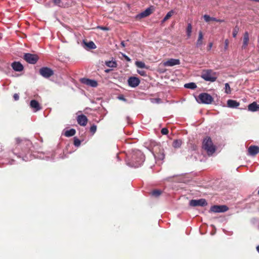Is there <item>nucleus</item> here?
Listing matches in <instances>:
<instances>
[{"label": "nucleus", "mask_w": 259, "mask_h": 259, "mask_svg": "<svg viewBox=\"0 0 259 259\" xmlns=\"http://www.w3.org/2000/svg\"><path fill=\"white\" fill-rule=\"evenodd\" d=\"M152 13V11L150 8H147L144 11L140 13L137 16V18H143L146 17L150 15Z\"/></svg>", "instance_id": "obj_18"}, {"label": "nucleus", "mask_w": 259, "mask_h": 259, "mask_svg": "<svg viewBox=\"0 0 259 259\" xmlns=\"http://www.w3.org/2000/svg\"><path fill=\"white\" fill-rule=\"evenodd\" d=\"M193 149L195 150V146H193Z\"/></svg>", "instance_id": "obj_53"}, {"label": "nucleus", "mask_w": 259, "mask_h": 259, "mask_svg": "<svg viewBox=\"0 0 259 259\" xmlns=\"http://www.w3.org/2000/svg\"><path fill=\"white\" fill-rule=\"evenodd\" d=\"M182 144V141L181 140H180V139L175 140L174 141V142L172 143V146L175 148H179L181 146Z\"/></svg>", "instance_id": "obj_25"}, {"label": "nucleus", "mask_w": 259, "mask_h": 259, "mask_svg": "<svg viewBox=\"0 0 259 259\" xmlns=\"http://www.w3.org/2000/svg\"><path fill=\"white\" fill-rule=\"evenodd\" d=\"M228 210V207L226 205H213L210 207L209 212L215 213L224 212Z\"/></svg>", "instance_id": "obj_9"}, {"label": "nucleus", "mask_w": 259, "mask_h": 259, "mask_svg": "<svg viewBox=\"0 0 259 259\" xmlns=\"http://www.w3.org/2000/svg\"><path fill=\"white\" fill-rule=\"evenodd\" d=\"M128 84L132 88H136L139 85L140 82V79L136 77H130L128 79Z\"/></svg>", "instance_id": "obj_11"}, {"label": "nucleus", "mask_w": 259, "mask_h": 259, "mask_svg": "<svg viewBox=\"0 0 259 259\" xmlns=\"http://www.w3.org/2000/svg\"><path fill=\"white\" fill-rule=\"evenodd\" d=\"M161 133L163 135H166L168 134V131L166 128H163L161 131Z\"/></svg>", "instance_id": "obj_38"}, {"label": "nucleus", "mask_w": 259, "mask_h": 259, "mask_svg": "<svg viewBox=\"0 0 259 259\" xmlns=\"http://www.w3.org/2000/svg\"><path fill=\"white\" fill-rule=\"evenodd\" d=\"M145 146L148 149L150 152H151L155 158V159L156 161H161L163 160L165 157V155L163 152V150L160 151V152L157 154H155L153 151V149L151 148V147H147L146 145L147 143H145Z\"/></svg>", "instance_id": "obj_10"}, {"label": "nucleus", "mask_w": 259, "mask_h": 259, "mask_svg": "<svg viewBox=\"0 0 259 259\" xmlns=\"http://www.w3.org/2000/svg\"><path fill=\"white\" fill-rule=\"evenodd\" d=\"M213 101V98L207 93H201L198 97L197 101L205 104H210Z\"/></svg>", "instance_id": "obj_5"}, {"label": "nucleus", "mask_w": 259, "mask_h": 259, "mask_svg": "<svg viewBox=\"0 0 259 259\" xmlns=\"http://www.w3.org/2000/svg\"><path fill=\"white\" fill-rule=\"evenodd\" d=\"M55 5L60 7H64L65 6L63 3V0H52Z\"/></svg>", "instance_id": "obj_30"}, {"label": "nucleus", "mask_w": 259, "mask_h": 259, "mask_svg": "<svg viewBox=\"0 0 259 259\" xmlns=\"http://www.w3.org/2000/svg\"><path fill=\"white\" fill-rule=\"evenodd\" d=\"M201 77L204 80L209 82H214L217 80L215 72L211 69L203 70L201 73Z\"/></svg>", "instance_id": "obj_4"}, {"label": "nucleus", "mask_w": 259, "mask_h": 259, "mask_svg": "<svg viewBox=\"0 0 259 259\" xmlns=\"http://www.w3.org/2000/svg\"><path fill=\"white\" fill-rule=\"evenodd\" d=\"M248 155L254 156L259 153V147L257 146L251 145L248 149Z\"/></svg>", "instance_id": "obj_15"}, {"label": "nucleus", "mask_w": 259, "mask_h": 259, "mask_svg": "<svg viewBox=\"0 0 259 259\" xmlns=\"http://www.w3.org/2000/svg\"><path fill=\"white\" fill-rule=\"evenodd\" d=\"M212 47V43L210 42L208 46V50H210Z\"/></svg>", "instance_id": "obj_46"}, {"label": "nucleus", "mask_w": 259, "mask_h": 259, "mask_svg": "<svg viewBox=\"0 0 259 259\" xmlns=\"http://www.w3.org/2000/svg\"><path fill=\"white\" fill-rule=\"evenodd\" d=\"M203 35L201 31L199 32L198 38L196 42V47H200L202 45Z\"/></svg>", "instance_id": "obj_22"}, {"label": "nucleus", "mask_w": 259, "mask_h": 259, "mask_svg": "<svg viewBox=\"0 0 259 259\" xmlns=\"http://www.w3.org/2000/svg\"><path fill=\"white\" fill-rule=\"evenodd\" d=\"M118 99L120 100H122L123 101H125L126 99L123 96H120L118 97Z\"/></svg>", "instance_id": "obj_44"}, {"label": "nucleus", "mask_w": 259, "mask_h": 259, "mask_svg": "<svg viewBox=\"0 0 259 259\" xmlns=\"http://www.w3.org/2000/svg\"><path fill=\"white\" fill-rule=\"evenodd\" d=\"M105 71L106 73H108V72H109L110 71V69H106V70H105Z\"/></svg>", "instance_id": "obj_49"}, {"label": "nucleus", "mask_w": 259, "mask_h": 259, "mask_svg": "<svg viewBox=\"0 0 259 259\" xmlns=\"http://www.w3.org/2000/svg\"><path fill=\"white\" fill-rule=\"evenodd\" d=\"M136 66L140 68H147L145 64L142 61H136L135 63Z\"/></svg>", "instance_id": "obj_29"}, {"label": "nucleus", "mask_w": 259, "mask_h": 259, "mask_svg": "<svg viewBox=\"0 0 259 259\" xmlns=\"http://www.w3.org/2000/svg\"><path fill=\"white\" fill-rule=\"evenodd\" d=\"M39 73L44 77L48 78L54 74V71L50 68L44 67L39 69Z\"/></svg>", "instance_id": "obj_7"}, {"label": "nucleus", "mask_w": 259, "mask_h": 259, "mask_svg": "<svg viewBox=\"0 0 259 259\" xmlns=\"http://www.w3.org/2000/svg\"><path fill=\"white\" fill-rule=\"evenodd\" d=\"M191 32H192V25L190 23H189L188 24L187 29H186L187 35L188 38H189L191 36Z\"/></svg>", "instance_id": "obj_31"}, {"label": "nucleus", "mask_w": 259, "mask_h": 259, "mask_svg": "<svg viewBox=\"0 0 259 259\" xmlns=\"http://www.w3.org/2000/svg\"><path fill=\"white\" fill-rule=\"evenodd\" d=\"M30 106L31 108L33 109L34 112L38 111L41 109L38 102L35 100H32L30 101Z\"/></svg>", "instance_id": "obj_17"}, {"label": "nucleus", "mask_w": 259, "mask_h": 259, "mask_svg": "<svg viewBox=\"0 0 259 259\" xmlns=\"http://www.w3.org/2000/svg\"><path fill=\"white\" fill-rule=\"evenodd\" d=\"M258 194H259V190H258Z\"/></svg>", "instance_id": "obj_55"}, {"label": "nucleus", "mask_w": 259, "mask_h": 259, "mask_svg": "<svg viewBox=\"0 0 259 259\" xmlns=\"http://www.w3.org/2000/svg\"><path fill=\"white\" fill-rule=\"evenodd\" d=\"M249 41V34L247 32H245L243 36V41L242 48L245 49L248 45Z\"/></svg>", "instance_id": "obj_21"}, {"label": "nucleus", "mask_w": 259, "mask_h": 259, "mask_svg": "<svg viewBox=\"0 0 259 259\" xmlns=\"http://www.w3.org/2000/svg\"><path fill=\"white\" fill-rule=\"evenodd\" d=\"M184 87L186 89L194 90L197 88V85L194 82H190L185 84Z\"/></svg>", "instance_id": "obj_27"}, {"label": "nucleus", "mask_w": 259, "mask_h": 259, "mask_svg": "<svg viewBox=\"0 0 259 259\" xmlns=\"http://www.w3.org/2000/svg\"><path fill=\"white\" fill-rule=\"evenodd\" d=\"M171 177L167 178L166 179V180L168 181L169 179H170Z\"/></svg>", "instance_id": "obj_52"}, {"label": "nucleus", "mask_w": 259, "mask_h": 259, "mask_svg": "<svg viewBox=\"0 0 259 259\" xmlns=\"http://www.w3.org/2000/svg\"><path fill=\"white\" fill-rule=\"evenodd\" d=\"M14 162V160H12L11 162H10V164H13Z\"/></svg>", "instance_id": "obj_51"}, {"label": "nucleus", "mask_w": 259, "mask_h": 259, "mask_svg": "<svg viewBox=\"0 0 259 259\" xmlns=\"http://www.w3.org/2000/svg\"><path fill=\"white\" fill-rule=\"evenodd\" d=\"M16 142L17 144L16 148L12 150V152L14 154L17 156L19 158H21L22 160L27 161L29 160L28 158L26 156H23V154L18 152V150L20 148H22V151L23 152H25L29 150L31 147L32 143L30 141L28 140H20L19 138L16 139Z\"/></svg>", "instance_id": "obj_1"}, {"label": "nucleus", "mask_w": 259, "mask_h": 259, "mask_svg": "<svg viewBox=\"0 0 259 259\" xmlns=\"http://www.w3.org/2000/svg\"><path fill=\"white\" fill-rule=\"evenodd\" d=\"M105 64L107 66L110 68H115L117 67V63L115 61H106Z\"/></svg>", "instance_id": "obj_24"}, {"label": "nucleus", "mask_w": 259, "mask_h": 259, "mask_svg": "<svg viewBox=\"0 0 259 259\" xmlns=\"http://www.w3.org/2000/svg\"><path fill=\"white\" fill-rule=\"evenodd\" d=\"M207 204L205 199L201 198L200 199H192L189 202V205L191 206H204Z\"/></svg>", "instance_id": "obj_8"}, {"label": "nucleus", "mask_w": 259, "mask_h": 259, "mask_svg": "<svg viewBox=\"0 0 259 259\" xmlns=\"http://www.w3.org/2000/svg\"><path fill=\"white\" fill-rule=\"evenodd\" d=\"M121 45L123 47H124L125 46L124 41H121Z\"/></svg>", "instance_id": "obj_48"}, {"label": "nucleus", "mask_w": 259, "mask_h": 259, "mask_svg": "<svg viewBox=\"0 0 259 259\" xmlns=\"http://www.w3.org/2000/svg\"><path fill=\"white\" fill-rule=\"evenodd\" d=\"M239 105V103L236 100L230 99L227 101V106L229 108H236Z\"/></svg>", "instance_id": "obj_20"}, {"label": "nucleus", "mask_w": 259, "mask_h": 259, "mask_svg": "<svg viewBox=\"0 0 259 259\" xmlns=\"http://www.w3.org/2000/svg\"><path fill=\"white\" fill-rule=\"evenodd\" d=\"M100 28L102 29V30H108V29L106 27H101Z\"/></svg>", "instance_id": "obj_47"}, {"label": "nucleus", "mask_w": 259, "mask_h": 259, "mask_svg": "<svg viewBox=\"0 0 259 259\" xmlns=\"http://www.w3.org/2000/svg\"><path fill=\"white\" fill-rule=\"evenodd\" d=\"M212 18L213 17H211L209 15H204L203 16V18H204L205 21L206 22H208L210 21H212Z\"/></svg>", "instance_id": "obj_35"}, {"label": "nucleus", "mask_w": 259, "mask_h": 259, "mask_svg": "<svg viewBox=\"0 0 259 259\" xmlns=\"http://www.w3.org/2000/svg\"><path fill=\"white\" fill-rule=\"evenodd\" d=\"M160 194H161V191L158 190H154L152 192V195L155 196L156 197L159 196L160 195Z\"/></svg>", "instance_id": "obj_37"}, {"label": "nucleus", "mask_w": 259, "mask_h": 259, "mask_svg": "<svg viewBox=\"0 0 259 259\" xmlns=\"http://www.w3.org/2000/svg\"><path fill=\"white\" fill-rule=\"evenodd\" d=\"M138 72L142 76H145L146 75L145 72L143 70H138Z\"/></svg>", "instance_id": "obj_42"}, {"label": "nucleus", "mask_w": 259, "mask_h": 259, "mask_svg": "<svg viewBox=\"0 0 259 259\" xmlns=\"http://www.w3.org/2000/svg\"><path fill=\"white\" fill-rule=\"evenodd\" d=\"M117 158L118 159V160H119V157L118 155H117Z\"/></svg>", "instance_id": "obj_54"}, {"label": "nucleus", "mask_w": 259, "mask_h": 259, "mask_svg": "<svg viewBox=\"0 0 259 259\" xmlns=\"http://www.w3.org/2000/svg\"><path fill=\"white\" fill-rule=\"evenodd\" d=\"M180 61L177 59H170L163 63L164 66H174L175 65H179Z\"/></svg>", "instance_id": "obj_13"}, {"label": "nucleus", "mask_w": 259, "mask_h": 259, "mask_svg": "<svg viewBox=\"0 0 259 259\" xmlns=\"http://www.w3.org/2000/svg\"><path fill=\"white\" fill-rule=\"evenodd\" d=\"M24 59L28 63L34 64L38 60V57L36 54L25 53L24 55Z\"/></svg>", "instance_id": "obj_6"}, {"label": "nucleus", "mask_w": 259, "mask_h": 259, "mask_svg": "<svg viewBox=\"0 0 259 259\" xmlns=\"http://www.w3.org/2000/svg\"><path fill=\"white\" fill-rule=\"evenodd\" d=\"M212 21H216V22H220V23L224 22V20H223V19H218L214 17L212 18Z\"/></svg>", "instance_id": "obj_39"}, {"label": "nucleus", "mask_w": 259, "mask_h": 259, "mask_svg": "<svg viewBox=\"0 0 259 259\" xmlns=\"http://www.w3.org/2000/svg\"><path fill=\"white\" fill-rule=\"evenodd\" d=\"M81 81L82 83L92 87H96L98 85L96 80L88 78H83L81 79Z\"/></svg>", "instance_id": "obj_12"}, {"label": "nucleus", "mask_w": 259, "mask_h": 259, "mask_svg": "<svg viewBox=\"0 0 259 259\" xmlns=\"http://www.w3.org/2000/svg\"><path fill=\"white\" fill-rule=\"evenodd\" d=\"M97 131V126L95 124L92 125L90 127V132L94 134Z\"/></svg>", "instance_id": "obj_36"}, {"label": "nucleus", "mask_w": 259, "mask_h": 259, "mask_svg": "<svg viewBox=\"0 0 259 259\" xmlns=\"http://www.w3.org/2000/svg\"><path fill=\"white\" fill-rule=\"evenodd\" d=\"M203 148L206 151L208 155H211L215 151V147L213 145L209 137L206 138L203 141Z\"/></svg>", "instance_id": "obj_3"}, {"label": "nucleus", "mask_w": 259, "mask_h": 259, "mask_svg": "<svg viewBox=\"0 0 259 259\" xmlns=\"http://www.w3.org/2000/svg\"><path fill=\"white\" fill-rule=\"evenodd\" d=\"M80 141L77 137L74 138V145L76 147H79L80 145Z\"/></svg>", "instance_id": "obj_33"}, {"label": "nucleus", "mask_w": 259, "mask_h": 259, "mask_svg": "<svg viewBox=\"0 0 259 259\" xmlns=\"http://www.w3.org/2000/svg\"><path fill=\"white\" fill-rule=\"evenodd\" d=\"M76 133V131L74 128H71L69 130H67L64 133V135L67 137H70L74 136Z\"/></svg>", "instance_id": "obj_23"}, {"label": "nucleus", "mask_w": 259, "mask_h": 259, "mask_svg": "<svg viewBox=\"0 0 259 259\" xmlns=\"http://www.w3.org/2000/svg\"><path fill=\"white\" fill-rule=\"evenodd\" d=\"M145 161V156L139 150L132 151L131 159L126 160V165L132 167H138L142 165Z\"/></svg>", "instance_id": "obj_2"}, {"label": "nucleus", "mask_w": 259, "mask_h": 259, "mask_svg": "<svg viewBox=\"0 0 259 259\" xmlns=\"http://www.w3.org/2000/svg\"><path fill=\"white\" fill-rule=\"evenodd\" d=\"M175 13V11L174 10H171L169 12H168L165 16L164 17V18L162 20V22H165L166 20H167L171 16Z\"/></svg>", "instance_id": "obj_28"}, {"label": "nucleus", "mask_w": 259, "mask_h": 259, "mask_svg": "<svg viewBox=\"0 0 259 259\" xmlns=\"http://www.w3.org/2000/svg\"><path fill=\"white\" fill-rule=\"evenodd\" d=\"M256 250L258 251V252L259 253V245L256 247Z\"/></svg>", "instance_id": "obj_50"}, {"label": "nucleus", "mask_w": 259, "mask_h": 259, "mask_svg": "<svg viewBox=\"0 0 259 259\" xmlns=\"http://www.w3.org/2000/svg\"><path fill=\"white\" fill-rule=\"evenodd\" d=\"M77 121L80 125L84 126L87 124L88 118L84 115L81 114L77 116Z\"/></svg>", "instance_id": "obj_14"}, {"label": "nucleus", "mask_w": 259, "mask_h": 259, "mask_svg": "<svg viewBox=\"0 0 259 259\" xmlns=\"http://www.w3.org/2000/svg\"><path fill=\"white\" fill-rule=\"evenodd\" d=\"M11 66L16 71H21L24 69L23 66L19 62H14L12 63Z\"/></svg>", "instance_id": "obj_16"}, {"label": "nucleus", "mask_w": 259, "mask_h": 259, "mask_svg": "<svg viewBox=\"0 0 259 259\" xmlns=\"http://www.w3.org/2000/svg\"><path fill=\"white\" fill-rule=\"evenodd\" d=\"M13 98L15 101L18 100L19 98V95L17 94H15L13 96Z\"/></svg>", "instance_id": "obj_43"}, {"label": "nucleus", "mask_w": 259, "mask_h": 259, "mask_svg": "<svg viewBox=\"0 0 259 259\" xmlns=\"http://www.w3.org/2000/svg\"><path fill=\"white\" fill-rule=\"evenodd\" d=\"M85 45L90 49H95L96 48V46L95 43L92 41H90L89 42H86L83 41Z\"/></svg>", "instance_id": "obj_26"}, {"label": "nucleus", "mask_w": 259, "mask_h": 259, "mask_svg": "<svg viewBox=\"0 0 259 259\" xmlns=\"http://www.w3.org/2000/svg\"><path fill=\"white\" fill-rule=\"evenodd\" d=\"M248 110L251 112L259 111V104H257L256 102H253L249 104L248 106Z\"/></svg>", "instance_id": "obj_19"}, {"label": "nucleus", "mask_w": 259, "mask_h": 259, "mask_svg": "<svg viewBox=\"0 0 259 259\" xmlns=\"http://www.w3.org/2000/svg\"><path fill=\"white\" fill-rule=\"evenodd\" d=\"M225 93L227 94H230L231 92V88L228 83H226L225 84Z\"/></svg>", "instance_id": "obj_32"}, {"label": "nucleus", "mask_w": 259, "mask_h": 259, "mask_svg": "<svg viewBox=\"0 0 259 259\" xmlns=\"http://www.w3.org/2000/svg\"><path fill=\"white\" fill-rule=\"evenodd\" d=\"M45 159L46 160H54V157L50 158L49 156H46Z\"/></svg>", "instance_id": "obj_45"}, {"label": "nucleus", "mask_w": 259, "mask_h": 259, "mask_svg": "<svg viewBox=\"0 0 259 259\" xmlns=\"http://www.w3.org/2000/svg\"><path fill=\"white\" fill-rule=\"evenodd\" d=\"M122 55L127 61H128V62L131 61V59L127 56H126L125 54L122 53Z\"/></svg>", "instance_id": "obj_41"}, {"label": "nucleus", "mask_w": 259, "mask_h": 259, "mask_svg": "<svg viewBox=\"0 0 259 259\" xmlns=\"http://www.w3.org/2000/svg\"><path fill=\"white\" fill-rule=\"evenodd\" d=\"M239 31V27L238 26H235L233 29V37H235Z\"/></svg>", "instance_id": "obj_34"}, {"label": "nucleus", "mask_w": 259, "mask_h": 259, "mask_svg": "<svg viewBox=\"0 0 259 259\" xmlns=\"http://www.w3.org/2000/svg\"><path fill=\"white\" fill-rule=\"evenodd\" d=\"M228 44H229L228 39H226L225 41V47H224L225 50H227L228 49Z\"/></svg>", "instance_id": "obj_40"}]
</instances>
